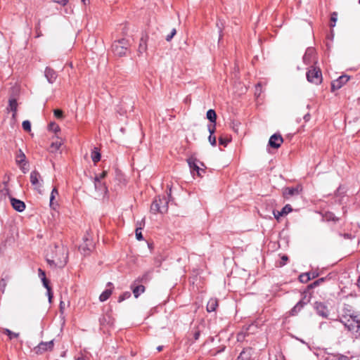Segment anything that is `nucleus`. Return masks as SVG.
Listing matches in <instances>:
<instances>
[{
  "label": "nucleus",
  "mask_w": 360,
  "mask_h": 360,
  "mask_svg": "<svg viewBox=\"0 0 360 360\" xmlns=\"http://www.w3.org/2000/svg\"><path fill=\"white\" fill-rule=\"evenodd\" d=\"M129 44L127 39H122L113 43L112 48V51L116 56H122L126 54Z\"/></svg>",
  "instance_id": "obj_5"
},
{
  "label": "nucleus",
  "mask_w": 360,
  "mask_h": 360,
  "mask_svg": "<svg viewBox=\"0 0 360 360\" xmlns=\"http://www.w3.org/2000/svg\"><path fill=\"white\" fill-rule=\"evenodd\" d=\"M157 349L160 352L162 349V346H159L158 347Z\"/></svg>",
  "instance_id": "obj_59"
},
{
  "label": "nucleus",
  "mask_w": 360,
  "mask_h": 360,
  "mask_svg": "<svg viewBox=\"0 0 360 360\" xmlns=\"http://www.w3.org/2000/svg\"><path fill=\"white\" fill-rule=\"evenodd\" d=\"M25 155L22 151V150H19L18 153L16 155V162L20 165L24 162H25Z\"/></svg>",
  "instance_id": "obj_28"
},
{
  "label": "nucleus",
  "mask_w": 360,
  "mask_h": 360,
  "mask_svg": "<svg viewBox=\"0 0 360 360\" xmlns=\"http://www.w3.org/2000/svg\"><path fill=\"white\" fill-rule=\"evenodd\" d=\"M94 186L99 196L103 195L108 191L105 184L102 183L98 177H95L94 179Z\"/></svg>",
  "instance_id": "obj_11"
},
{
  "label": "nucleus",
  "mask_w": 360,
  "mask_h": 360,
  "mask_svg": "<svg viewBox=\"0 0 360 360\" xmlns=\"http://www.w3.org/2000/svg\"><path fill=\"white\" fill-rule=\"evenodd\" d=\"M53 297H49V302L51 303Z\"/></svg>",
  "instance_id": "obj_62"
},
{
  "label": "nucleus",
  "mask_w": 360,
  "mask_h": 360,
  "mask_svg": "<svg viewBox=\"0 0 360 360\" xmlns=\"http://www.w3.org/2000/svg\"><path fill=\"white\" fill-rule=\"evenodd\" d=\"M47 295H48V297H53V293H52L51 289H50V291H47Z\"/></svg>",
  "instance_id": "obj_55"
},
{
  "label": "nucleus",
  "mask_w": 360,
  "mask_h": 360,
  "mask_svg": "<svg viewBox=\"0 0 360 360\" xmlns=\"http://www.w3.org/2000/svg\"><path fill=\"white\" fill-rule=\"evenodd\" d=\"M283 139L280 134H275L272 135L269 141V145L274 148H278L281 146Z\"/></svg>",
  "instance_id": "obj_10"
},
{
  "label": "nucleus",
  "mask_w": 360,
  "mask_h": 360,
  "mask_svg": "<svg viewBox=\"0 0 360 360\" xmlns=\"http://www.w3.org/2000/svg\"><path fill=\"white\" fill-rule=\"evenodd\" d=\"M53 1L65 6L68 3V0H53Z\"/></svg>",
  "instance_id": "obj_48"
},
{
  "label": "nucleus",
  "mask_w": 360,
  "mask_h": 360,
  "mask_svg": "<svg viewBox=\"0 0 360 360\" xmlns=\"http://www.w3.org/2000/svg\"><path fill=\"white\" fill-rule=\"evenodd\" d=\"M292 211V207L290 205H286L283 207L281 211H280V215H285Z\"/></svg>",
  "instance_id": "obj_33"
},
{
  "label": "nucleus",
  "mask_w": 360,
  "mask_h": 360,
  "mask_svg": "<svg viewBox=\"0 0 360 360\" xmlns=\"http://www.w3.org/2000/svg\"><path fill=\"white\" fill-rule=\"evenodd\" d=\"M340 321L349 331L360 336V316H343Z\"/></svg>",
  "instance_id": "obj_2"
},
{
  "label": "nucleus",
  "mask_w": 360,
  "mask_h": 360,
  "mask_svg": "<svg viewBox=\"0 0 360 360\" xmlns=\"http://www.w3.org/2000/svg\"><path fill=\"white\" fill-rule=\"evenodd\" d=\"M279 212H280V211H277V212L274 211V212H273L275 218H276L277 220H278V219H279L281 217H282V216H283V215H280V214H279Z\"/></svg>",
  "instance_id": "obj_51"
},
{
  "label": "nucleus",
  "mask_w": 360,
  "mask_h": 360,
  "mask_svg": "<svg viewBox=\"0 0 360 360\" xmlns=\"http://www.w3.org/2000/svg\"><path fill=\"white\" fill-rule=\"evenodd\" d=\"M108 286H111V285H112V283H108Z\"/></svg>",
  "instance_id": "obj_64"
},
{
  "label": "nucleus",
  "mask_w": 360,
  "mask_h": 360,
  "mask_svg": "<svg viewBox=\"0 0 360 360\" xmlns=\"http://www.w3.org/2000/svg\"><path fill=\"white\" fill-rule=\"evenodd\" d=\"M58 195V189L56 187H54L51 193L50 202H49L50 207L53 210H55L56 206L58 205L57 203L54 202L56 196H57Z\"/></svg>",
  "instance_id": "obj_21"
},
{
  "label": "nucleus",
  "mask_w": 360,
  "mask_h": 360,
  "mask_svg": "<svg viewBox=\"0 0 360 360\" xmlns=\"http://www.w3.org/2000/svg\"><path fill=\"white\" fill-rule=\"evenodd\" d=\"M309 280H311V277H310V274L309 273H305V274H301L300 276V281L302 283H307Z\"/></svg>",
  "instance_id": "obj_32"
},
{
  "label": "nucleus",
  "mask_w": 360,
  "mask_h": 360,
  "mask_svg": "<svg viewBox=\"0 0 360 360\" xmlns=\"http://www.w3.org/2000/svg\"><path fill=\"white\" fill-rule=\"evenodd\" d=\"M30 182L34 186L39 193H42V182L40 174L37 171H32L30 173Z\"/></svg>",
  "instance_id": "obj_7"
},
{
  "label": "nucleus",
  "mask_w": 360,
  "mask_h": 360,
  "mask_svg": "<svg viewBox=\"0 0 360 360\" xmlns=\"http://www.w3.org/2000/svg\"><path fill=\"white\" fill-rule=\"evenodd\" d=\"M349 79V77L343 75L339 77L337 79L334 80L331 84V90L333 91L340 89L344 84H345Z\"/></svg>",
  "instance_id": "obj_9"
},
{
  "label": "nucleus",
  "mask_w": 360,
  "mask_h": 360,
  "mask_svg": "<svg viewBox=\"0 0 360 360\" xmlns=\"http://www.w3.org/2000/svg\"><path fill=\"white\" fill-rule=\"evenodd\" d=\"M44 74L48 82L51 84L53 83L57 78L56 72L49 68H46Z\"/></svg>",
  "instance_id": "obj_18"
},
{
  "label": "nucleus",
  "mask_w": 360,
  "mask_h": 360,
  "mask_svg": "<svg viewBox=\"0 0 360 360\" xmlns=\"http://www.w3.org/2000/svg\"><path fill=\"white\" fill-rule=\"evenodd\" d=\"M300 188L297 187H288L285 188L283 191V196L285 198H289L290 197L297 195L300 194Z\"/></svg>",
  "instance_id": "obj_16"
},
{
  "label": "nucleus",
  "mask_w": 360,
  "mask_h": 360,
  "mask_svg": "<svg viewBox=\"0 0 360 360\" xmlns=\"http://www.w3.org/2000/svg\"><path fill=\"white\" fill-rule=\"evenodd\" d=\"M309 274H310L311 279V278H316L318 276V274H316L315 272H312V273H309Z\"/></svg>",
  "instance_id": "obj_54"
},
{
  "label": "nucleus",
  "mask_w": 360,
  "mask_h": 360,
  "mask_svg": "<svg viewBox=\"0 0 360 360\" xmlns=\"http://www.w3.org/2000/svg\"><path fill=\"white\" fill-rule=\"evenodd\" d=\"M307 79L311 83L316 84L321 83L322 74L320 69L312 67L311 69L307 72Z\"/></svg>",
  "instance_id": "obj_6"
},
{
  "label": "nucleus",
  "mask_w": 360,
  "mask_h": 360,
  "mask_svg": "<svg viewBox=\"0 0 360 360\" xmlns=\"http://www.w3.org/2000/svg\"><path fill=\"white\" fill-rule=\"evenodd\" d=\"M112 291L111 289H106L99 296V300L101 302L106 301L110 297V296L112 295Z\"/></svg>",
  "instance_id": "obj_24"
},
{
  "label": "nucleus",
  "mask_w": 360,
  "mask_h": 360,
  "mask_svg": "<svg viewBox=\"0 0 360 360\" xmlns=\"http://www.w3.org/2000/svg\"><path fill=\"white\" fill-rule=\"evenodd\" d=\"M330 219L333 220V221H337L338 219L335 218V217H330Z\"/></svg>",
  "instance_id": "obj_60"
},
{
  "label": "nucleus",
  "mask_w": 360,
  "mask_h": 360,
  "mask_svg": "<svg viewBox=\"0 0 360 360\" xmlns=\"http://www.w3.org/2000/svg\"><path fill=\"white\" fill-rule=\"evenodd\" d=\"M130 296H131V293L129 292H125L119 297L118 302H121L124 301V300L129 298Z\"/></svg>",
  "instance_id": "obj_37"
},
{
  "label": "nucleus",
  "mask_w": 360,
  "mask_h": 360,
  "mask_svg": "<svg viewBox=\"0 0 360 360\" xmlns=\"http://www.w3.org/2000/svg\"><path fill=\"white\" fill-rule=\"evenodd\" d=\"M309 302V300H305V297L299 301L296 305L290 310V314L292 316L297 315L302 309Z\"/></svg>",
  "instance_id": "obj_15"
},
{
  "label": "nucleus",
  "mask_w": 360,
  "mask_h": 360,
  "mask_svg": "<svg viewBox=\"0 0 360 360\" xmlns=\"http://www.w3.org/2000/svg\"><path fill=\"white\" fill-rule=\"evenodd\" d=\"M64 305H65V303L63 302H60V311H63V308H64Z\"/></svg>",
  "instance_id": "obj_56"
},
{
  "label": "nucleus",
  "mask_w": 360,
  "mask_h": 360,
  "mask_svg": "<svg viewBox=\"0 0 360 360\" xmlns=\"http://www.w3.org/2000/svg\"><path fill=\"white\" fill-rule=\"evenodd\" d=\"M187 162L191 169V172L193 175H195L196 172L198 176H202V174L205 172L204 169L200 167V165L205 166L204 164L200 162L197 158L193 156H191L187 159Z\"/></svg>",
  "instance_id": "obj_4"
},
{
  "label": "nucleus",
  "mask_w": 360,
  "mask_h": 360,
  "mask_svg": "<svg viewBox=\"0 0 360 360\" xmlns=\"http://www.w3.org/2000/svg\"><path fill=\"white\" fill-rule=\"evenodd\" d=\"M147 49V44H146V39L142 37L141 39L139 46V53H143Z\"/></svg>",
  "instance_id": "obj_29"
},
{
  "label": "nucleus",
  "mask_w": 360,
  "mask_h": 360,
  "mask_svg": "<svg viewBox=\"0 0 360 360\" xmlns=\"http://www.w3.org/2000/svg\"><path fill=\"white\" fill-rule=\"evenodd\" d=\"M208 141L210 144L213 146L216 145V137L213 135H210L208 137Z\"/></svg>",
  "instance_id": "obj_45"
},
{
  "label": "nucleus",
  "mask_w": 360,
  "mask_h": 360,
  "mask_svg": "<svg viewBox=\"0 0 360 360\" xmlns=\"http://www.w3.org/2000/svg\"><path fill=\"white\" fill-rule=\"evenodd\" d=\"M171 198V189L169 190V193L168 194V198L163 197V198H158V199H155L151 206H150V210L153 213H165L167 212L168 210V203Z\"/></svg>",
  "instance_id": "obj_3"
},
{
  "label": "nucleus",
  "mask_w": 360,
  "mask_h": 360,
  "mask_svg": "<svg viewBox=\"0 0 360 360\" xmlns=\"http://www.w3.org/2000/svg\"><path fill=\"white\" fill-rule=\"evenodd\" d=\"M10 200H11V205L15 210H16L19 212H22V211L25 210V204L23 201L20 200L16 199L13 197H11Z\"/></svg>",
  "instance_id": "obj_12"
},
{
  "label": "nucleus",
  "mask_w": 360,
  "mask_h": 360,
  "mask_svg": "<svg viewBox=\"0 0 360 360\" xmlns=\"http://www.w3.org/2000/svg\"><path fill=\"white\" fill-rule=\"evenodd\" d=\"M43 285L46 288L47 291H50L51 287L49 285V281L46 278H41Z\"/></svg>",
  "instance_id": "obj_43"
},
{
  "label": "nucleus",
  "mask_w": 360,
  "mask_h": 360,
  "mask_svg": "<svg viewBox=\"0 0 360 360\" xmlns=\"http://www.w3.org/2000/svg\"><path fill=\"white\" fill-rule=\"evenodd\" d=\"M337 20H338V14H337V13L334 12V13H332L331 17H330V26L331 27H334L335 26V23L337 22Z\"/></svg>",
  "instance_id": "obj_34"
},
{
  "label": "nucleus",
  "mask_w": 360,
  "mask_h": 360,
  "mask_svg": "<svg viewBox=\"0 0 360 360\" xmlns=\"http://www.w3.org/2000/svg\"><path fill=\"white\" fill-rule=\"evenodd\" d=\"M325 281V278H321L316 281H315L314 283H312L311 285H310V287L311 288H314L319 285H320L321 283H322L323 281Z\"/></svg>",
  "instance_id": "obj_41"
},
{
  "label": "nucleus",
  "mask_w": 360,
  "mask_h": 360,
  "mask_svg": "<svg viewBox=\"0 0 360 360\" xmlns=\"http://www.w3.org/2000/svg\"><path fill=\"white\" fill-rule=\"evenodd\" d=\"M54 116L58 119H62L63 117V112L62 110L56 109L53 111Z\"/></svg>",
  "instance_id": "obj_39"
},
{
  "label": "nucleus",
  "mask_w": 360,
  "mask_h": 360,
  "mask_svg": "<svg viewBox=\"0 0 360 360\" xmlns=\"http://www.w3.org/2000/svg\"><path fill=\"white\" fill-rule=\"evenodd\" d=\"M39 276L41 278H46L45 272L42 271L41 269H39Z\"/></svg>",
  "instance_id": "obj_52"
},
{
  "label": "nucleus",
  "mask_w": 360,
  "mask_h": 360,
  "mask_svg": "<svg viewBox=\"0 0 360 360\" xmlns=\"http://www.w3.org/2000/svg\"><path fill=\"white\" fill-rule=\"evenodd\" d=\"M139 282H135L131 284V288L132 289L134 295L137 298L145 290V287L142 285H137Z\"/></svg>",
  "instance_id": "obj_17"
},
{
  "label": "nucleus",
  "mask_w": 360,
  "mask_h": 360,
  "mask_svg": "<svg viewBox=\"0 0 360 360\" xmlns=\"http://www.w3.org/2000/svg\"><path fill=\"white\" fill-rule=\"evenodd\" d=\"M335 360H349V359L345 356H338Z\"/></svg>",
  "instance_id": "obj_53"
},
{
  "label": "nucleus",
  "mask_w": 360,
  "mask_h": 360,
  "mask_svg": "<svg viewBox=\"0 0 360 360\" xmlns=\"http://www.w3.org/2000/svg\"><path fill=\"white\" fill-rule=\"evenodd\" d=\"M176 29H174V28L172 29V30L171 31V33L166 37V40L167 41H171V39L174 37V36L176 34Z\"/></svg>",
  "instance_id": "obj_42"
},
{
  "label": "nucleus",
  "mask_w": 360,
  "mask_h": 360,
  "mask_svg": "<svg viewBox=\"0 0 360 360\" xmlns=\"http://www.w3.org/2000/svg\"><path fill=\"white\" fill-rule=\"evenodd\" d=\"M142 221H143V220L140 222L139 226H137L135 230L136 238L138 240H141L143 239V236L141 233V229H142L141 223H142Z\"/></svg>",
  "instance_id": "obj_30"
},
{
  "label": "nucleus",
  "mask_w": 360,
  "mask_h": 360,
  "mask_svg": "<svg viewBox=\"0 0 360 360\" xmlns=\"http://www.w3.org/2000/svg\"><path fill=\"white\" fill-rule=\"evenodd\" d=\"M357 282H358V285L360 287V276H359V278Z\"/></svg>",
  "instance_id": "obj_61"
},
{
  "label": "nucleus",
  "mask_w": 360,
  "mask_h": 360,
  "mask_svg": "<svg viewBox=\"0 0 360 360\" xmlns=\"http://www.w3.org/2000/svg\"><path fill=\"white\" fill-rule=\"evenodd\" d=\"M199 335H200V333L199 332L195 333V338L197 340L198 338Z\"/></svg>",
  "instance_id": "obj_58"
},
{
  "label": "nucleus",
  "mask_w": 360,
  "mask_h": 360,
  "mask_svg": "<svg viewBox=\"0 0 360 360\" xmlns=\"http://www.w3.org/2000/svg\"><path fill=\"white\" fill-rule=\"evenodd\" d=\"M217 27L219 29V40H221V39L222 37V30H223L224 27V22L222 20H217Z\"/></svg>",
  "instance_id": "obj_31"
},
{
  "label": "nucleus",
  "mask_w": 360,
  "mask_h": 360,
  "mask_svg": "<svg viewBox=\"0 0 360 360\" xmlns=\"http://www.w3.org/2000/svg\"><path fill=\"white\" fill-rule=\"evenodd\" d=\"M63 145V141L59 138H57L55 141H53L50 146V152L55 153L59 150L60 146Z\"/></svg>",
  "instance_id": "obj_22"
},
{
  "label": "nucleus",
  "mask_w": 360,
  "mask_h": 360,
  "mask_svg": "<svg viewBox=\"0 0 360 360\" xmlns=\"http://www.w3.org/2000/svg\"><path fill=\"white\" fill-rule=\"evenodd\" d=\"M35 29H36V32H37V37H39L42 36L41 32L40 30V20L38 21Z\"/></svg>",
  "instance_id": "obj_44"
},
{
  "label": "nucleus",
  "mask_w": 360,
  "mask_h": 360,
  "mask_svg": "<svg viewBox=\"0 0 360 360\" xmlns=\"http://www.w3.org/2000/svg\"><path fill=\"white\" fill-rule=\"evenodd\" d=\"M18 103L15 98L9 99L8 107L7 110H10L13 112L12 117L15 120L17 112Z\"/></svg>",
  "instance_id": "obj_19"
},
{
  "label": "nucleus",
  "mask_w": 360,
  "mask_h": 360,
  "mask_svg": "<svg viewBox=\"0 0 360 360\" xmlns=\"http://www.w3.org/2000/svg\"><path fill=\"white\" fill-rule=\"evenodd\" d=\"M4 333L8 335L10 339H13L14 338H18L19 335L18 333H15L12 332L11 330H10L9 329H5Z\"/></svg>",
  "instance_id": "obj_38"
},
{
  "label": "nucleus",
  "mask_w": 360,
  "mask_h": 360,
  "mask_svg": "<svg viewBox=\"0 0 360 360\" xmlns=\"http://www.w3.org/2000/svg\"><path fill=\"white\" fill-rule=\"evenodd\" d=\"M22 128L26 131H31V123L28 120H25L22 122Z\"/></svg>",
  "instance_id": "obj_35"
},
{
  "label": "nucleus",
  "mask_w": 360,
  "mask_h": 360,
  "mask_svg": "<svg viewBox=\"0 0 360 360\" xmlns=\"http://www.w3.org/2000/svg\"><path fill=\"white\" fill-rule=\"evenodd\" d=\"M229 141L230 140L228 138L220 137L219 139V144L223 145L224 146H226Z\"/></svg>",
  "instance_id": "obj_40"
},
{
  "label": "nucleus",
  "mask_w": 360,
  "mask_h": 360,
  "mask_svg": "<svg viewBox=\"0 0 360 360\" xmlns=\"http://www.w3.org/2000/svg\"><path fill=\"white\" fill-rule=\"evenodd\" d=\"M54 346V340H50L49 342H41L37 347H34V350L36 354H41L46 351H51Z\"/></svg>",
  "instance_id": "obj_8"
},
{
  "label": "nucleus",
  "mask_w": 360,
  "mask_h": 360,
  "mask_svg": "<svg viewBox=\"0 0 360 360\" xmlns=\"http://www.w3.org/2000/svg\"><path fill=\"white\" fill-rule=\"evenodd\" d=\"M94 245L87 237L84 238V243L79 246V249L82 254L86 255L92 250Z\"/></svg>",
  "instance_id": "obj_13"
},
{
  "label": "nucleus",
  "mask_w": 360,
  "mask_h": 360,
  "mask_svg": "<svg viewBox=\"0 0 360 360\" xmlns=\"http://www.w3.org/2000/svg\"><path fill=\"white\" fill-rule=\"evenodd\" d=\"M288 257L286 255H283L281 257V262L280 263L281 266H283L285 264L286 262L288 261Z\"/></svg>",
  "instance_id": "obj_47"
},
{
  "label": "nucleus",
  "mask_w": 360,
  "mask_h": 360,
  "mask_svg": "<svg viewBox=\"0 0 360 360\" xmlns=\"http://www.w3.org/2000/svg\"><path fill=\"white\" fill-rule=\"evenodd\" d=\"M208 131L210 132V135H213L215 131V124L208 125Z\"/></svg>",
  "instance_id": "obj_46"
},
{
  "label": "nucleus",
  "mask_w": 360,
  "mask_h": 360,
  "mask_svg": "<svg viewBox=\"0 0 360 360\" xmlns=\"http://www.w3.org/2000/svg\"><path fill=\"white\" fill-rule=\"evenodd\" d=\"M82 1L83 2L84 4H86V0H82Z\"/></svg>",
  "instance_id": "obj_63"
},
{
  "label": "nucleus",
  "mask_w": 360,
  "mask_h": 360,
  "mask_svg": "<svg viewBox=\"0 0 360 360\" xmlns=\"http://www.w3.org/2000/svg\"><path fill=\"white\" fill-rule=\"evenodd\" d=\"M150 274L151 271H147L141 277L138 278L135 280V282H146L150 280Z\"/></svg>",
  "instance_id": "obj_27"
},
{
  "label": "nucleus",
  "mask_w": 360,
  "mask_h": 360,
  "mask_svg": "<svg viewBox=\"0 0 360 360\" xmlns=\"http://www.w3.org/2000/svg\"><path fill=\"white\" fill-rule=\"evenodd\" d=\"M91 159L94 163L98 162L101 160V154L97 148H94L91 152Z\"/></svg>",
  "instance_id": "obj_26"
},
{
  "label": "nucleus",
  "mask_w": 360,
  "mask_h": 360,
  "mask_svg": "<svg viewBox=\"0 0 360 360\" xmlns=\"http://www.w3.org/2000/svg\"><path fill=\"white\" fill-rule=\"evenodd\" d=\"M218 307V301L217 299H210L207 304V311L208 312L214 311Z\"/></svg>",
  "instance_id": "obj_20"
},
{
  "label": "nucleus",
  "mask_w": 360,
  "mask_h": 360,
  "mask_svg": "<svg viewBox=\"0 0 360 360\" xmlns=\"http://www.w3.org/2000/svg\"><path fill=\"white\" fill-rule=\"evenodd\" d=\"M314 54V49L312 48H309L307 49L305 54L303 56V60L306 64H309L310 63L311 58Z\"/></svg>",
  "instance_id": "obj_23"
},
{
  "label": "nucleus",
  "mask_w": 360,
  "mask_h": 360,
  "mask_svg": "<svg viewBox=\"0 0 360 360\" xmlns=\"http://www.w3.org/2000/svg\"><path fill=\"white\" fill-rule=\"evenodd\" d=\"M49 127L50 130L53 131L55 133H57L58 131H60V127L54 122L51 123Z\"/></svg>",
  "instance_id": "obj_36"
},
{
  "label": "nucleus",
  "mask_w": 360,
  "mask_h": 360,
  "mask_svg": "<svg viewBox=\"0 0 360 360\" xmlns=\"http://www.w3.org/2000/svg\"><path fill=\"white\" fill-rule=\"evenodd\" d=\"M314 307L316 310V312L319 315L321 316L323 318H327L329 314V311L327 307L321 302H316L314 304Z\"/></svg>",
  "instance_id": "obj_14"
},
{
  "label": "nucleus",
  "mask_w": 360,
  "mask_h": 360,
  "mask_svg": "<svg viewBox=\"0 0 360 360\" xmlns=\"http://www.w3.org/2000/svg\"><path fill=\"white\" fill-rule=\"evenodd\" d=\"M304 120H305L306 121H308V120H309V114H307V115H304Z\"/></svg>",
  "instance_id": "obj_57"
},
{
  "label": "nucleus",
  "mask_w": 360,
  "mask_h": 360,
  "mask_svg": "<svg viewBox=\"0 0 360 360\" xmlns=\"http://www.w3.org/2000/svg\"><path fill=\"white\" fill-rule=\"evenodd\" d=\"M107 172L105 171L103 172L99 176H96V177H98L99 180L104 179L106 176Z\"/></svg>",
  "instance_id": "obj_50"
},
{
  "label": "nucleus",
  "mask_w": 360,
  "mask_h": 360,
  "mask_svg": "<svg viewBox=\"0 0 360 360\" xmlns=\"http://www.w3.org/2000/svg\"><path fill=\"white\" fill-rule=\"evenodd\" d=\"M6 285V283L4 279H1L0 281V285L2 287V290H2L3 292L5 290Z\"/></svg>",
  "instance_id": "obj_49"
},
{
  "label": "nucleus",
  "mask_w": 360,
  "mask_h": 360,
  "mask_svg": "<svg viewBox=\"0 0 360 360\" xmlns=\"http://www.w3.org/2000/svg\"><path fill=\"white\" fill-rule=\"evenodd\" d=\"M207 118L212 122L215 124L217 120V114L215 111L212 109H210L207 112Z\"/></svg>",
  "instance_id": "obj_25"
},
{
  "label": "nucleus",
  "mask_w": 360,
  "mask_h": 360,
  "mask_svg": "<svg viewBox=\"0 0 360 360\" xmlns=\"http://www.w3.org/2000/svg\"><path fill=\"white\" fill-rule=\"evenodd\" d=\"M68 249L63 245L50 247L46 255V260L51 267L63 268L68 260Z\"/></svg>",
  "instance_id": "obj_1"
}]
</instances>
